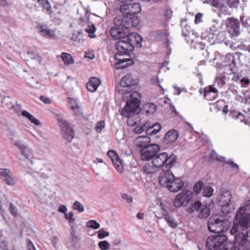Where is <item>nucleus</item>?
Segmentation results:
<instances>
[{"label":"nucleus","instance_id":"1","mask_svg":"<svg viewBox=\"0 0 250 250\" xmlns=\"http://www.w3.org/2000/svg\"><path fill=\"white\" fill-rule=\"evenodd\" d=\"M129 42L122 40L116 42L117 51L114 58L117 61L115 67L117 69H123L133 64V61L129 58V54L134 50V46H141L142 38L138 34L130 35L126 39Z\"/></svg>","mask_w":250,"mask_h":250},{"label":"nucleus","instance_id":"2","mask_svg":"<svg viewBox=\"0 0 250 250\" xmlns=\"http://www.w3.org/2000/svg\"><path fill=\"white\" fill-rule=\"evenodd\" d=\"M141 11V7L139 3L121 5L120 11L123 14L121 25L126 28L137 26L140 22V19L137 14Z\"/></svg>","mask_w":250,"mask_h":250},{"label":"nucleus","instance_id":"3","mask_svg":"<svg viewBox=\"0 0 250 250\" xmlns=\"http://www.w3.org/2000/svg\"><path fill=\"white\" fill-rule=\"evenodd\" d=\"M250 210V200L246 201L244 207L240 208L233 221V225L229 232L235 234L239 231L247 230L250 226V214L246 213V210Z\"/></svg>","mask_w":250,"mask_h":250},{"label":"nucleus","instance_id":"4","mask_svg":"<svg viewBox=\"0 0 250 250\" xmlns=\"http://www.w3.org/2000/svg\"><path fill=\"white\" fill-rule=\"evenodd\" d=\"M126 97L129 99H126V105L122 109L121 114L123 116H129L133 114L139 113L141 93L137 91L127 92L123 95L124 99Z\"/></svg>","mask_w":250,"mask_h":250},{"label":"nucleus","instance_id":"5","mask_svg":"<svg viewBox=\"0 0 250 250\" xmlns=\"http://www.w3.org/2000/svg\"><path fill=\"white\" fill-rule=\"evenodd\" d=\"M159 183L162 187L167 188L172 192L178 191L184 187V182L181 178L175 177L170 171H167L161 174Z\"/></svg>","mask_w":250,"mask_h":250},{"label":"nucleus","instance_id":"6","mask_svg":"<svg viewBox=\"0 0 250 250\" xmlns=\"http://www.w3.org/2000/svg\"><path fill=\"white\" fill-rule=\"evenodd\" d=\"M206 245L208 250H231L233 247V244L224 234L209 237L206 240Z\"/></svg>","mask_w":250,"mask_h":250},{"label":"nucleus","instance_id":"7","mask_svg":"<svg viewBox=\"0 0 250 250\" xmlns=\"http://www.w3.org/2000/svg\"><path fill=\"white\" fill-rule=\"evenodd\" d=\"M177 159V156L174 154L169 155L166 152H162L157 154L152 161L159 169L161 168L165 172L169 171V169L174 166Z\"/></svg>","mask_w":250,"mask_h":250},{"label":"nucleus","instance_id":"8","mask_svg":"<svg viewBox=\"0 0 250 250\" xmlns=\"http://www.w3.org/2000/svg\"><path fill=\"white\" fill-rule=\"evenodd\" d=\"M230 222L225 216L210 219L208 224V229L213 233H220L228 230Z\"/></svg>","mask_w":250,"mask_h":250},{"label":"nucleus","instance_id":"9","mask_svg":"<svg viewBox=\"0 0 250 250\" xmlns=\"http://www.w3.org/2000/svg\"><path fill=\"white\" fill-rule=\"evenodd\" d=\"M121 18H116L114 20L115 23V26L112 28L110 30V34L113 38L115 40H125L127 42L129 41L126 39L131 34H136V33H130L127 36H126V32H125V29H128L121 25Z\"/></svg>","mask_w":250,"mask_h":250},{"label":"nucleus","instance_id":"10","mask_svg":"<svg viewBox=\"0 0 250 250\" xmlns=\"http://www.w3.org/2000/svg\"><path fill=\"white\" fill-rule=\"evenodd\" d=\"M61 129V134L68 142H71L74 137V132L71 124L62 117L58 119Z\"/></svg>","mask_w":250,"mask_h":250},{"label":"nucleus","instance_id":"11","mask_svg":"<svg viewBox=\"0 0 250 250\" xmlns=\"http://www.w3.org/2000/svg\"><path fill=\"white\" fill-rule=\"evenodd\" d=\"M61 129V134L68 142H71L74 137V132L71 124L62 117L58 119Z\"/></svg>","mask_w":250,"mask_h":250},{"label":"nucleus","instance_id":"12","mask_svg":"<svg viewBox=\"0 0 250 250\" xmlns=\"http://www.w3.org/2000/svg\"><path fill=\"white\" fill-rule=\"evenodd\" d=\"M193 197L192 192L185 190L178 194L174 199V206L177 208L187 206Z\"/></svg>","mask_w":250,"mask_h":250},{"label":"nucleus","instance_id":"13","mask_svg":"<svg viewBox=\"0 0 250 250\" xmlns=\"http://www.w3.org/2000/svg\"><path fill=\"white\" fill-rule=\"evenodd\" d=\"M219 34V31L217 27L213 24L202 33L201 38L210 45H212L215 43Z\"/></svg>","mask_w":250,"mask_h":250},{"label":"nucleus","instance_id":"14","mask_svg":"<svg viewBox=\"0 0 250 250\" xmlns=\"http://www.w3.org/2000/svg\"><path fill=\"white\" fill-rule=\"evenodd\" d=\"M236 233L234 235V244H233V250H249L248 244L250 241L247 240V237L245 236V233ZM232 235V234H231Z\"/></svg>","mask_w":250,"mask_h":250},{"label":"nucleus","instance_id":"15","mask_svg":"<svg viewBox=\"0 0 250 250\" xmlns=\"http://www.w3.org/2000/svg\"><path fill=\"white\" fill-rule=\"evenodd\" d=\"M160 149L159 146L155 144H153L146 148L142 149L141 150V159L144 161L153 160Z\"/></svg>","mask_w":250,"mask_h":250},{"label":"nucleus","instance_id":"16","mask_svg":"<svg viewBox=\"0 0 250 250\" xmlns=\"http://www.w3.org/2000/svg\"><path fill=\"white\" fill-rule=\"evenodd\" d=\"M0 177L8 186H13L16 183V181L9 168H0Z\"/></svg>","mask_w":250,"mask_h":250},{"label":"nucleus","instance_id":"17","mask_svg":"<svg viewBox=\"0 0 250 250\" xmlns=\"http://www.w3.org/2000/svg\"><path fill=\"white\" fill-rule=\"evenodd\" d=\"M182 35L185 38L188 43L191 42L194 36L193 31L190 27L187 24V20L182 19L181 21Z\"/></svg>","mask_w":250,"mask_h":250},{"label":"nucleus","instance_id":"18","mask_svg":"<svg viewBox=\"0 0 250 250\" xmlns=\"http://www.w3.org/2000/svg\"><path fill=\"white\" fill-rule=\"evenodd\" d=\"M226 24L230 33L236 36L240 34L239 22L237 20L229 18L227 20Z\"/></svg>","mask_w":250,"mask_h":250},{"label":"nucleus","instance_id":"19","mask_svg":"<svg viewBox=\"0 0 250 250\" xmlns=\"http://www.w3.org/2000/svg\"><path fill=\"white\" fill-rule=\"evenodd\" d=\"M107 155L110 158L116 170L122 173L124 171L122 160L118 155L117 153L113 150H109L107 152Z\"/></svg>","mask_w":250,"mask_h":250},{"label":"nucleus","instance_id":"20","mask_svg":"<svg viewBox=\"0 0 250 250\" xmlns=\"http://www.w3.org/2000/svg\"><path fill=\"white\" fill-rule=\"evenodd\" d=\"M230 192L225 188H222L217 197L218 204H229L231 203Z\"/></svg>","mask_w":250,"mask_h":250},{"label":"nucleus","instance_id":"21","mask_svg":"<svg viewBox=\"0 0 250 250\" xmlns=\"http://www.w3.org/2000/svg\"><path fill=\"white\" fill-rule=\"evenodd\" d=\"M150 139L147 136H140L136 138L134 144L137 147L145 149L150 145Z\"/></svg>","mask_w":250,"mask_h":250},{"label":"nucleus","instance_id":"22","mask_svg":"<svg viewBox=\"0 0 250 250\" xmlns=\"http://www.w3.org/2000/svg\"><path fill=\"white\" fill-rule=\"evenodd\" d=\"M21 57L25 61H28L29 59L34 60L39 63H41L42 61V58L36 51L23 52L21 53Z\"/></svg>","mask_w":250,"mask_h":250},{"label":"nucleus","instance_id":"23","mask_svg":"<svg viewBox=\"0 0 250 250\" xmlns=\"http://www.w3.org/2000/svg\"><path fill=\"white\" fill-rule=\"evenodd\" d=\"M137 83V81L134 80L131 75H126L121 79L120 84L123 87H129L136 85Z\"/></svg>","mask_w":250,"mask_h":250},{"label":"nucleus","instance_id":"24","mask_svg":"<svg viewBox=\"0 0 250 250\" xmlns=\"http://www.w3.org/2000/svg\"><path fill=\"white\" fill-rule=\"evenodd\" d=\"M178 131L175 129H172L166 134L164 142L167 144L173 143L178 139Z\"/></svg>","mask_w":250,"mask_h":250},{"label":"nucleus","instance_id":"25","mask_svg":"<svg viewBox=\"0 0 250 250\" xmlns=\"http://www.w3.org/2000/svg\"><path fill=\"white\" fill-rule=\"evenodd\" d=\"M217 92L218 90L216 88L212 85H209L204 88V96L207 100L211 101L214 99Z\"/></svg>","mask_w":250,"mask_h":250},{"label":"nucleus","instance_id":"26","mask_svg":"<svg viewBox=\"0 0 250 250\" xmlns=\"http://www.w3.org/2000/svg\"><path fill=\"white\" fill-rule=\"evenodd\" d=\"M159 168L152 161L151 163H147L143 167V171L146 174H154L158 172Z\"/></svg>","mask_w":250,"mask_h":250},{"label":"nucleus","instance_id":"27","mask_svg":"<svg viewBox=\"0 0 250 250\" xmlns=\"http://www.w3.org/2000/svg\"><path fill=\"white\" fill-rule=\"evenodd\" d=\"M128 118L127 124L130 126H134L137 125H141V118L139 113L133 114L129 116H125Z\"/></svg>","mask_w":250,"mask_h":250},{"label":"nucleus","instance_id":"28","mask_svg":"<svg viewBox=\"0 0 250 250\" xmlns=\"http://www.w3.org/2000/svg\"><path fill=\"white\" fill-rule=\"evenodd\" d=\"M101 83L99 79L96 77H92L86 84L88 90L91 92H95Z\"/></svg>","mask_w":250,"mask_h":250},{"label":"nucleus","instance_id":"29","mask_svg":"<svg viewBox=\"0 0 250 250\" xmlns=\"http://www.w3.org/2000/svg\"><path fill=\"white\" fill-rule=\"evenodd\" d=\"M68 103L69 107L73 110L76 115L80 116L82 115L81 109L76 99L69 98H68Z\"/></svg>","mask_w":250,"mask_h":250},{"label":"nucleus","instance_id":"30","mask_svg":"<svg viewBox=\"0 0 250 250\" xmlns=\"http://www.w3.org/2000/svg\"><path fill=\"white\" fill-rule=\"evenodd\" d=\"M38 28L39 29L41 35L45 38H52L54 36V32L53 30L49 29L45 25L39 24L38 26Z\"/></svg>","mask_w":250,"mask_h":250},{"label":"nucleus","instance_id":"31","mask_svg":"<svg viewBox=\"0 0 250 250\" xmlns=\"http://www.w3.org/2000/svg\"><path fill=\"white\" fill-rule=\"evenodd\" d=\"M21 154L27 159H28L32 165L33 164V159L34 158V155L32 149L27 146L26 148H24L21 151Z\"/></svg>","mask_w":250,"mask_h":250},{"label":"nucleus","instance_id":"32","mask_svg":"<svg viewBox=\"0 0 250 250\" xmlns=\"http://www.w3.org/2000/svg\"><path fill=\"white\" fill-rule=\"evenodd\" d=\"M163 215L164 216L165 221L170 227L172 228L177 227L178 224L177 222L172 215L169 213H166L164 214Z\"/></svg>","mask_w":250,"mask_h":250},{"label":"nucleus","instance_id":"33","mask_svg":"<svg viewBox=\"0 0 250 250\" xmlns=\"http://www.w3.org/2000/svg\"><path fill=\"white\" fill-rule=\"evenodd\" d=\"M97 28L96 26L92 22H88L87 27L85 29V32L88 34V36L90 38H96L95 32Z\"/></svg>","mask_w":250,"mask_h":250},{"label":"nucleus","instance_id":"34","mask_svg":"<svg viewBox=\"0 0 250 250\" xmlns=\"http://www.w3.org/2000/svg\"><path fill=\"white\" fill-rule=\"evenodd\" d=\"M144 108L146 114H153L157 110L156 105L155 104L151 103L145 104Z\"/></svg>","mask_w":250,"mask_h":250},{"label":"nucleus","instance_id":"35","mask_svg":"<svg viewBox=\"0 0 250 250\" xmlns=\"http://www.w3.org/2000/svg\"><path fill=\"white\" fill-rule=\"evenodd\" d=\"M61 58L66 65H69L74 63V60L70 54L63 52L61 55Z\"/></svg>","mask_w":250,"mask_h":250},{"label":"nucleus","instance_id":"36","mask_svg":"<svg viewBox=\"0 0 250 250\" xmlns=\"http://www.w3.org/2000/svg\"><path fill=\"white\" fill-rule=\"evenodd\" d=\"M210 214V210L208 207L204 206L200 210L198 217L200 218H207Z\"/></svg>","mask_w":250,"mask_h":250},{"label":"nucleus","instance_id":"37","mask_svg":"<svg viewBox=\"0 0 250 250\" xmlns=\"http://www.w3.org/2000/svg\"><path fill=\"white\" fill-rule=\"evenodd\" d=\"M221 207V210L223 214H227L231 212L232 208L230 206V203L229 204H218Z\"/></svg>","mask_w":250,"mask_h":250},{"label":"nucleus","instance_id":"38","mask_svg":"<svg viewBox=\"0 0 250 250\" xmlns=\"http://www.w3.org/2000/svg\"><path fill=\"white\" fill-rule=\"evenodd\" d=\"M38 1L42 5L43 9L48 11L49 14H51V7L48 0H38Z\"/></svg>","mask_w":250,"mask_h":250},{"label":"nucleus","instance_id":"39","mask_svg":"<svg viewBox=\"0 0 250 250\" xmlns=\"http://www.w3.org/2000/svg\"><path fill=\"white\" fill-rule=\"evenodd\" d=\"M210 159L212 160H216L217 161H222L223 162L225 161V158L223 156H219L216 153L215 150H212L210 151Z\"/></svg>","mask_w":250,"mask_h":250},{"label":"nucleus","instance_id":"40","mask_svg":"<svg viewBox=\"0 0 250 250\" xmlns=\"http://www.w3.org/2000/svg\"><path fill=\"white\" fill-rule=\"evenodd\" d=\"M148 125L147 123H146L142 124L140 126H137L134 129V131L137 134H141L145 131L146 132V130L148 128Z\"/></svg>","mask_w":250,"mask_h":250},{"label":"nucleus","instance_id":"41","mask_svg":"<svg viewBox=\"0 0 250 250\" xmlns=\"http://www.w3.org/2000/svg\"><path fill=\"white\" fill-rule=\"evenodd\" d=\"M214 189L210 187H205L203 189V195L205 197H210L213 195Z\"/></svg>","mask_w":250,"mask_h":250},{"label":"nucleus","instance_id":"42","mask_svg":"<svg viewBox=\"0 0 250 250\" xmlns=\"http://www.w3.org/2000/svg\"><path fill=\"white\" fill-rule=\"evenodd\" d=\"M201 203L199 201H196L190 208H188V211L189 213H192L195 211H198L201 207Z\"/></svg>","mask_w":250,"mask_h":250},{"label":"nucleus","instance_id":"43","mask_svg":"<svg viewBox=\"0 0 250 250\" xmlns=\"http://www.w3.org/2000/svg\"><path fill=\"white\" fill-rule=\"evenodd\" d=\"M219 8L218 15L219 16H221L222 15H229L230 14L229 8L225 5H222L219 6Z\"/></svg>","mask_w":250,"mask_h":250},{"label":"nucleus","instance_id":"44","mask_svg":"<svg viewBox=\"0 0 250 250\" xmlns=\"http://www.w3.org/2000/svg\"><path fill=\"white\" fill-rule=\"evenodd\" d=\"M72 208L74 210H77L78 212H82L84 211L83 206L79 201H76L73 203Z\"/></svg>","mask_w":250,"mask_h":250},{"label":"nucleus","instance_id":"45","mask_svg":"<svg viewBox=\"0 0 250 250\" xmlns=\"http://www.w3.org/2000/svg\"><path fill=\"white\" fill-rule=\"evenodd\" d=\"M14 145L21 151L24 148H26L28 145L24 144V142L21 140H16L14 141Z\"/></svg>","mask_w":250,"mask_h":250},{"label":"nucleus","instance_id":"46","mask_svg":"<svg viewBox=\"0 0 250 250\" xmlns=\"http://www.w3.org/2000/svg\"><path fill=\"white\" fill-rule=\"evenodd\" d=\"M2 104L3 106L9 109L12 107V104H13L10 101V97L9 96H5L3 97L2 101Z\"/></svg>","mask_w":250,"mask_h":250},{"label":"nucleus","instance_id":"47","mask_svg":"<svg viewBox=\"0 0 250 250\" xmlns=\"http://www.w3.org/2000/svg\"><path fill=\"white\" fill-rule=\"evenodd\" d=\"M86 226L87 228H90L95 229H99L100 227V224L94 220L88 221L86 223Z\"/></svg>","mask_w":250,"mask_h":250},{"label":"nucleus","instance_id":"48","mask_svg":"<svg viewBox=\"0 0 250 250\" xmlns=\"http://www.w3.org/2000/svg\"><path fill=\"white\" fill-rule=\"evenodd\" d=\"M105 127V122L100 121L96 124L95 129L97 133H101L102 129Z\"/></svg>","mask_w":250,"mask_h":250},{"label":"nucleus","instance_id":"49","mask_svg":"<svg viewBox=\"0 0 250 250\" xmlns=\"http://www.w3.org/2000/svg\"><path fill=\"white\" fill-rule=\"evenodd\" d=\"M10 109L13 110L14 112L19 115L20 113H21L22 111V107L21 104H18L17 103L12 104V107L10 108Z\"/></svg>","mask_w":250,"mask_h":250},{"label":"nucleus","instance_id":"50","mask_svg":"<svg viewBox=\"0 0 250 250\" xmlns=\"http://www.w3.org/2000/svg\"><path fill=\"white\" fill-rule=\"evenodd\" d=\"M204 187V183L202 181H199L196 183L194 186L193 190L196 193H199Z\"/></svg>","mask_w":250,"mask_h":250},{"label":"nucleus","instance_id":"51","mask_svg":"<svg viewBox=\"0 0 250 250\" xmlns=\"http://www.w3.org/2000/svg\"><path fill=\"white\" fill-rule=\"evenodd\" d=\"M26 81L27 83L31 87L37 88L38 85V82L37 80H35L33 77L29 78H27Z\"/></svg>","mask_w":250,"mask_h":250},{"label":"nucleus","instance_id":"52","mask_svg":"<svg viewBox=\"0 0 250 250\" xmlns=\"http://www.w3.org/2000/svg\"><path fill=\"white\" fill-rule=\"evenodd\" d=\"M98 245L101 250H107L110 247V244L107 241H101L99 242Z\"/></svg>","mask_w":250,"mask_h":250},{"label":"nucleus","instance_id":"53","mask_svg":"<svg viewBox=\"0 0 250 250\" xmlns=\"http://www.w3.org/2000/svg\"><path fill=\"white\" fill-rule=\"evenodd\" d=\"M9 212H10V213L14 217H16L18 215L17 208L15 207L14 204L12 203H10L9 204Z\"/></svg>","mask_w":250,"mask_h":250},{"label":"nucleus","instance_id":"54","mask_svg":"<svg viewBox=\"0 0 250 250\" xmlns=\"http://www.w3.org/2000/svg\"><path fill=\"white\" fill-rule=\"evenodd\" d=\"M226 1L230 8L237 7L239 3V0H226Z\"/></svg>","mask_w":250,"mask_h":250},{"label":"nucleus","instance_id":"55","mask_svg":"<svg viewBox=\"0 0 250 250\" xmlns=\"http://www.w3.org/2000/svg\"><path fill=\"white\" fill-rule=\"evenodd\" d=\"M109 235V232L104 231L103 229H101L98 231V238L100 239H104L105 237L108 236Z\"/></svg>","mask_w":250,"mask_h":250},{"label":"nucleus","instance_id":"56","mask_svg":"<svg viewBox=\"0 0 250 250\" xmlns=\"http://www.w3.org/2000/svg\"><path fill=\"white\" fill-rule=\"evenodd\" d=\"M225 60H226V62H228L230 63L231 64H233L234 65L235 64L234 56L230 53L226 55Z\"/></svg>","mask_w":250,"mask_h":250},{"label":"nucleus","instance_id":"57","mask_svg":"<svg viewBox=\"0 0 250 250\" xmlns=\"http://www.w3.org/2000/svg\"><path fill=\"white\" fill-rule=\"evenodd\" d=\"M65 217L66 219L68 220L70 224H73L75 221V219L74 218V213L73 212H70L69 214L65 213Z\"/></svg>","mask_w":250,"mask_h":250},{"label":"nucleus","instance_id":"58","mask_svg":"<svg viewBox=\"0 0 250 250\" xmlns=\"http://www.w3.org/2000/svg\"><path fill=\"white\" fill-rule=\"evenodd\" d=\"M32 123L36 125H41V122L39 120L36 119L33 115H31L30 117L28 119Z\"/></svg>","mask_w":250,"mask_h":250},{"label":"nucleus","instance_id":"59","mask_svg":"<svg viewBox=\"0 0 250 250\" xmlns=\"http://www.w3.org/2000/svg\"><path fill=\"white\" fill-rule=\"evenodd\" d=\"M122 198L125 200L127 203H130L132 202V197L127 194H122Z\"/></svg>","mask_w":250,"mask_h":250},{"label":"nucleus","instance_id":"60","mask_svg":"<svg viewBox=\"0 0 250 250\" xmlns=\"http://www.w3.org/2000/svg\"><path fill=\"white\" fill-rule=\"evenodd\" d=\"M240 82L242 83V86L246 87L250 83L249 79L244 77L240 80Z\"/></svg>","mask_w":250,"mask_h":250},{"label":"nucleus","instance_id":"61","mask_svg":"<svg viewBox=\"0 0 250 250\" xmlns=\"http://www.w3.org/2000/svg\"><path fill=\"white\" fill-rule=\"evenodd\" d=\"M203 14L201 13H198L195 17V22L199 23L202 21Z\"/></svg>","mask_w":250,"mask_h":250},{"label":"nucleus","instance_id":"62","mask_svg":"<svg viewBox=\"0 0 250 250\" xmlns=\"http://www.w3.org/2000/svg\"><path fill=\"white\" fill-rule=\"evenodd\" d=\"M157 133H158V132L155 129V128H151V126L148 125V128H147L146 130V134H149V135L156 134Z\"/></svg>","mask_w":250,"mask_h":250},{"label":"nucleus","instance_id":"63","mask_svg":"<svg viewBox=\"0 0 250 250\" xmlns=\"http://www.w3.org/2000/svg\"><path fill=\"white\" fill-rule=\"evenodd\" d=\"M40 100L46 104H50L51 103V100L47 97L41 96L40 98Z\"/></svg>","mask_w":250,"mask_h":250},{"label":"nucleus","instance_id":"64","mask_svg":"<svg viewBox=\"0 0 250 250\" xmlns=\"http://www.w3.org/2000/svg\"><path fill=\"white\" fill-rule=\"evenodd\" d=\"M27 250H36L32 242L30 240H27Z\"/></svg>","mask_w":250,"mask_h":250}]
</instances>
